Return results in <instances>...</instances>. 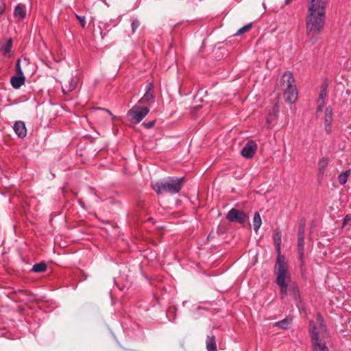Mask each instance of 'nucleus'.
<instances>
[{
    "label": "nucleus",
    "mask_w": 351,
    "mask_h": 351,
    "mask_svg": "<svg viewBox=\"0 0 351 351\" xmlns=\"http://www.w3.org/2000/svg\"><path fill=\"white\" fill-rule=\"evenodd\" d=\"M328 2V0H308L306 27L309 42L312 45L317 42L323 29Z\"/></svg>",
    "instance_id": "1"
},
{
    "label": "nucleus",
    "mask_w": 351,
    "mask_h": 351,
    "mask_svg": "<svg viewBox=\"0 0 351 351\" xmlns=\"http://www.w3.org/2000/svg\"><path fill=\"white\" fill-rule=\"evenodd\" d=\"M276 283L279 287L280 295L284 298L287 295L288 289L292 292L295 300L300 299L299 290L295 283H291V275L284 256H277L274 266Z\"/></svg>",
    "instance_id": "2"
},
{
    "label": "nucleus",
    "mask_w": 351,
    "mask_h": 351,
    "mask_svg": "<svg viewBox=\"0 0 351 351\" xmlns=\"http://www.w3.org/2000/svg\"><path fill=\"white\" fill-rule=\"evenodd\" d=\"M282 86L285 101L290 104H294L298 97L295 79L289 71L285 72L282 77Z\"/></svg>",
    "instance_id": "3"
},
{
    "label": "nucleus",
    "mask_w": 351,
    "mask_h": 351,
    "mask_svg": "<svg viewBox=\"0 0 351 351\" xmlns=\"http://www.w3.org/2000/svg\"><path fill=\"white\" fill-rule=\"evenodd\" d=\"M184 178H173L168 180H160L154 183L153 189L160 194L163 193H178L182 185Z\"/></svg>",
    "instance_id": "4"
},
{
    "label": "nucleus",
    "mask_w": 351,
    "mask_h": 351,
    "mask_svg": "<svg viewBox=\"0 0 351 351\" xmlns=\"http://www.w3.org/2000/svg\"><path fill=\"white\" fill-rule=\"evenodd\" d=\"M309 332L312 339L313 351H329L326 343L322 341V337L316 331L315 324L313 322L309 323Z\"/></svg>",
    "instance_id": "5"
},
{
    "label": "nucleus",
    "mask_w": 351,
    "mask_h": 351,
    "mask_svg": "<svg viewBox=\"0 0 351 351\" xmlns=\"http://www.w3.org/2000/svg\"><path fill=\"white\" fill-rule=\"evenodd\" d=\"M149 112V109L148 108L136 105L128 111V115L132 123H138L143 119Z\"/></svg>",
    "instance_id": "6"
},
{
    "label": "nucleus",
    "mask_w": 351,
    "mask_h": 351,
    "mask_svg": "<svg viewBox=\"0 0 351 351\" xmlns=\"http://www.w3.org/2000/svg\"><path fill=\"white\" fill-rule=\"evenodd\" d=\"M226 218L230 222L243 223L247 220L248 217L244 212L232 208L228 213Z\"/></svg>",
    "instance_id": "7"
},
{
    "label": "nucleus",
    "mask_w": 351,
    "mask_h": 351,
    "mask_svg": "<svg viewBox=\"0 0 351 351\" xmlns=\"http://www.w3.org/2000/svg\"><path fill=\"white\" fill-rule=\"evenodd\" d=\"M21 60H18L16 62V72L18 75L14 76L10 80V83L14 88H20L25 82V77L20 66Z\"/></svg>",
    "instance_id": "8"
},
{
    "label": "nucleus",
    "mask_w": 351,
    "mask_h": 351,
    "mask_svg": "<svg viewBox=\"0 0 351 351\" xmlns=\"http://www.w3.org/2000/svg\"><path fill=\"white\" fill-rule=\"evenodd\" d=\"M256 149H257L256 143L253 141H248L245 145L243 148L241 149V154L245 158H251L254 155Z\"/></svg>",
    "instance_id": "9"
},
{
    "label": "nucleus",
    "mask_w": 351,
    "mask_h": 351,
    "mask_svg": "<svg viewBox=\"0 0 351 351\" xmlns=\"http://www.w3.org/2000/svg\"><path fill=\"white\" fill-rule=\"evenodd\" d=\"M304 226L300 224L298 229V252L301 260L304 256Z\"/></svg>",
    "instance_id": "10"
},
{
    "label": "nucleus",
    "mask_w": 351,
    "mask_h": 351,
    "mask_svg": "<svg viewBox=\"0 0 351 351\" xmlns=\"http://www.w3.org/2000/svg\"><path fill=\"white\" fill-rule=\"evenodd\" d=\"M13 129L16 134L21 138H23L27 135V129L25 123L21 121L15 122Z\"/></svg>",
    "instance_id": "11"
},
{
    "label": "nucleus",
    "mask_w": 351,
    "mask_h": 351,
    "mask_svg": "<svg viewBox=\"0 0 351 351\" xmlns=\"http://www.w3.org/2000/svg\"><path fill=\"white\" fill-rule=\"evenodd\" d=\"M332 110L331 107H327L325 110V118L324 125L325 130L328 133H330L332 130Z\"/></svg>",
    "instance_id": "12"
},
{
    "label": "nucleus",
    "mask_w": 351,
    "mask_h": 351,
    "mask_svg": "<svg viewBox=\"0 0 351 351\" xmlns=\"http://www.w3.org/2000/svg\"><path fill=\"white\" fill-rule=\"evenodd\" d=\"M281 237H282L281 230L279 228H276L274 230L273 239H274V245L276 246V251L278 253V256H282L281 254V248H280Z\"/></svg>",
    "instance_id": "13"
},
{
    "label": "nucleus",
    "mask_w": 351,
    "mask_h": 351,
    "mask_svg": "<svg viewBox=\"0 0 351 351\" xmlns=\"http://www.w3.org/2000/svg\"><path fill=\"white\" fill-rule=\"evenodd\" d=\"M328 84L326 80H325L321 85L320 87V93L319 98L317 101V104H324L325 103V99L327 96V88H328Z\"/></svg>",
    "instance_id": "14"
},
{
    "label": "nucleus",
    "mask_w": 351,
    "mask_h": 351,
    "mask_svg": "<svg viewBox=\"0 0 351 351\" xmlns=\"http://www.w3.org/2000/svg\"><path fill=\"white\" fill-rule=\"evenodd\" d=\"M14 16L19 19H23L26 16V8L24 5L18 4L14 11Z\"/></svg>",
    "instance_id": "15"
},
{
    "label": "nucleus",
    "mask_w": 351,
    "mask_h": 351,
    "mask_svg": "<svg viewBox=\"0 0 351 351\" xmlns=\"http://www.w3.org/2000/svg\"><path fill=\"white\" fill-rule=\"evenodd\" d=\"M68 83H69L68 86L66 85V84H64L62 86V92L65 95L69 93L70 92H71L72 90H73L75 88L77 82H76V80L75 78L71 77L68 81Z\"/></svg>",
    "instance_id": "16"
},
{
    "label": "nucleus",
    "mask_w": 351,
    "mask_h": 351,
    "mask_svg": "<svg viewBox=\"0 0 351 351\" xmlns=\"http://www.w3.org/2000/svg\"><path fill=\"white\" fill-rule=\"evenodd\" d=\"M206 343L208 351H217L215 338L213 335L207 336Z\"/></svg>",
    "instance_id": "17"
},
{
    "label": "nucleus",
    "mask_w": 351,
    "mask_h": 351,
    "mask_svg": "<svg viewBox=\"0 0 351 351\" xmlns=\"http://www.w3.org/2000/svg\"><path fill=\"white\" fill-rule=\"evenodd\" d=\"M291 322L292 319L289 317H287L281 321L276 322L275 326L282 329H288L291 326Z\"/></svg>",
    "instance_id": "18"
},
{
    "label": "nucleus",
    "mask_w": 351,
    "mask_h": 351,
    "mask_svg": "<svg viewBox=\"0 0 351 351\" xmlns=\"http://www.w3.org/2000/svg\"><path fill=\"white\" fill-rule=\"evenodd\" d=\"M262 224V219L260 214L256 212L254 215L253 217V228L256 232H258Z\"/></svg>",
    "instance_id": "19"
},
{
    "label": "nucleus",
    "mask_w": 351,
    "mask_h": 351,
    "mask_svg": "<svg viewBox=\"0 0 351 351\" xmlns=\"http://www.w3.org/2000/svg\"><path fill=\"white\" fill-rule=\"evenodd\" d=\"M317 320L319 322V328H320V331H319V332H317V333L319 335V336H322V337H326V327L324 324V318L319 313L317 314Z\"/></svg>",
    "instance_id": "20"
},
{
    "label": "nucleus",
    "mask_w": 351,
    "mask_h": 351,
    "mask_svg": "<svg viewBox=\"0 0 351 351\" xmlns=\"http://www.w3.org/2000/svg\"><path fill=\"white\" fill-rule=\"evenodd\" d=\"M12 46V38H8L6 43L3 44L0 49L4 56L8 55L10 52Z\"/></svg>",
    "instance_id": "21"
},
{
    "label": "nucleus",
    "mask_w": 351,
    "mask_h": 351,
    "mask_svg": "<svg viewBox=\"0 0 351 351\" xmlns=\"http://www.w3.org/2000/svg\"><path fill=\"white\" fill-rule=\"evenodd\" d=\"M154 99L153 91L146 90L143 97L139 100L141 103H148Z\"/></svg>",
    "instance_id": "22"
},
{
    "label": "nucleus",
    "mask_w": 351,
    "mask_h": 351,
    "mask_svg": "<svg viewBox=\"0 0 351 351\" xmlns=\"http://www.w3.org/2000/svg\"><path fill=\"white\" fill-rule=\"evenodd\" d=\"M350 174V170L342 172L338 176V180L341 184H345L347 182L348 178Z\"/></svg>",
    "instance_id": "23"
},
{
    "label": "nucleus",
    "mask_w": 351,
    "mask_h": 351,
    "mask_svg": "<svg viewBox=\"0 0 351 351\" xmlns=\"http://www.w3.org/2000/svg\"><path fill=\"white\" fill-rule=\"evenodd\" d=\"M47 265L44 263H40L35 264L32 267V271L36 273L43 272L46 270Z\"/></svg>",
    "instance_id": "24"
},
{
    "label": "nucleus",
    "mask_w": 351,
    "mask_h": 351,
    "mask_svg": "<svg viewBox=\"0 0 351 351\" xmlns=\"http://www.w3.org/2000/svg\"><path fill=\"white\" fill-rule=\"evenodd\" d=\"M328 165V160L326 158H322L319 162V171L320 174L324 173L325 168Z\"/></svg>",
    "instance_id": "25"
},
{
    "label": "nucleus",
    "mask_w": 351,
    "mask_h": 351,
    "mask_svg": "<svg viewBox=\"0 0 351 351\" xmlns=\"http://www.w3.org/2000/svg\"><path fill=\"white\" fill-rule=\"evenodd\" d=\"M251 27H252V24L251 23L247 24L246 25H245V26L242 27L241 28H240L237 31L236 35L237 36H240V35L243 34V33H245V32L250 31Z\"/></svg>",
    "instance_id": "26"
},
{
    "label": "nucleus",
    "mask_w": 351,
    "mask_h": 351,
    "mask_svg": "<svg viewBox=\"0 0 351 351\" xmlns=\"http://www.w3.org/2000/svg\"><path fill=\"white\" fill-rule=\"evenodd\" d=\"M140 23L138 20H134L132 23V33H134L137 28L139 27Z\"/></svg>",
    "instance_id": "27"
},
{
    "label": "nucleus",
    "mask_w": 351,
    "mask_h": 351,
    "mask_svg": "<svg viewBox=\"0 0 351 351\" xmlns=\"http://www.w3.org/2000/svg\"><path fill=\"white\" fill-rule=\"evenodd\" d=\"M76 17L79 20V21L80 22V24H81L82 27H86L85 16L76 15Z\"/></svg>",
    "instance_id": "28"
},
{
    "label": "nucleus",
    "mask_w": 351,
    "mask_h": 351,
    "mask_svg": "<svg viewBox=\"0 0 351 351\" xmlns=\"http://www.w3.org/2000/svg\"><path fill=\"white\" fill-rule=\"evenodd\" d=\"M154 124H155V121H152L148 123H143V125L146 128H151L154 126Z\"/></svg>",
    "instance_id": "29"
},
{
    "label": "nucleus",
    "mask_w": 351,
    "mask_h": 351,
    "mask_svg": "<svg viewBox=\"0 0 351 351\" xmlns=\"http://www.w3.org/2000/svg\"><path fill=\"white\" fill-rule=\"evenodd\" d=\"M324 106V104H317V113L322 112Z\"/></svg>",
    "instance_id": "30"
},
{
    "label": "nucleus",
    "mask_w": 351,
    "mask_h": 351,
    "mask_svg": "<svg viewBox=\"0 0 351 351\" xmlns=\"http://www.w3.org/2000/svg\"><path fill=\"white\" fill-rule=\"evenodd\" d=\"M45 64L46 66H47L48 67H51V62L49 60V59L48 58V57L47 56H45Z\"/></svg>",
    "instance_id": "31"
},
{
    "label": "nucleus",
    "mask_w": 351,
    "mask_h": 351,
    "mask_svg": "<svg viewBox=\"0 0 351 351\" xmlns=\"http://www.w3.org/2000/svg\"><path fill=\"white\" fill-rule=\"evenodd\" d=\"M146 90L153 91V84L152 83L147 84Z\"/></svg>",
    "instance_id": "32"
},
{
    "label": "nucleus",
    "mask_w": 351,
    "mask_h": 351,
    "mask_svg": "<svg viewBox=\"0 0 351 351\" xmlns=\"http://www.w3.org/2000/svg\"><path fill=\"white\" fill-rule=\"evenodd\" d=\"M5 4H2L0 5V16L3 14L5 12Z\"/></svg>",
    "instance_id": "33"
},
{
    "label": "nucleus",
    "mask_w": 351,
    "mask_h": 351,
    "mask_svg": "<svg viewBox=\"0 0 351 351\" xmlns=\"http://www.w3.org/2000/svg\"><path fill=\"white\" fill-rule=\"evenodd\" d=\"M350 219H351V217L350 215H346L343 220V225H345Z\"/></svg>",
    "instance_id": "34"
},
{
    "label": "nucleus",
    "mask_w": 351,
    "mask_h": 351,
    "mask_svg": "<svg viewBox=\"0 0 351 351\" xmlns=\"http://www.w3.org/2000/svg\"><path fill=\"white\" fill-rule=\"evenodd\" d=\"M48 53L49 55H50V57L51 58V59L54 61V62H57V60L55 59V57L53 54V53L51 51H48Z\"/></svg>",
    "instance_id": "35"
},
{
    "label": "nucleus",
    "mask_w": 351,
    "mask_h": 351,
    "mask_svg": "<svg viewBox=\"0 0 351 351\" xmlns=\"http://www.w3.org/2000/svg\"><path fill=\"white\" fill-rule=\"evenodd\" d=\"M291 1H292V0H286V1H285V3H286L287 4H289V3H290L291 2Z\"/></svg>",
    "instance_id": "36"
},
{
    "label": "nucleus",
    "mask_w": 351,
    "mask_h": 351,
    "mask_svg": "<svg viewBox=\"0 0 351 351\" xmlns=\"http://www.w3.org/2000/svg\"><path fill=\"white\" fill-rule=\"evenodd\" d=\"M263 7L264 10H266V6H265V3H263Z\"/></svg>",
    "instance_id": "37"
},
{
    "label": "nucleus",
    "mask_w": 351,
    "mask_h": 351,
    "mask_svg": "<svg viewBox=\"0 0 351 351\" xmlns=\"http://www.w3.org/2000/svg\"><path fill=\"white\" fill-rule=\"evenodd\" d=\"M267 124H269V119H267Z\"/></svg>",
    "instance_id": "38"
},
{
    "label": "nucleus",
    "mask_w": 351,
    "mask_h": 351,
    "mask_svg": "<svg viewBox=\"0 0 351 351\" xmlns=\"http://www.w3.org/2000/svg\"><path fill=\"white\" fill-rule=\"evenodd\" d=\"M193 108L197 109L199 108V106H195Z\"/></svg>",
    "instance_id": "39"
},
{
    "label": "nucleus",
    "mask_w": 351,
    "mask_h": 351,
    "mask_svg": "<svg viewBox=\"0 0 351 351\" xmlns=\"http://www.w3.org/2000/svg\"><path fill=\"white\" fill-rule=\"evenodd\" d=\"M106 111H107V112H108L109 114H111V112H110V111H109V110H106Z\"/></svg>",
    "instance_id": "40"
}]
</instances>
